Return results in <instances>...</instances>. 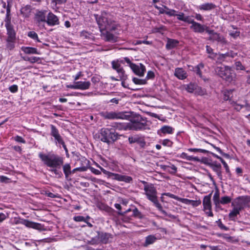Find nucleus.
<instances>
[{
  "label": "nucleus",
  "instance_id": "f257e3e1",
  "mask_svg": "<svg viewBox=\"0 0 250 250\" xmlns=\"http://www.w3.org/2000/svg\"><path fill=\"white\" fill-rule=\"evenodd\" d=\"M95 17L101 32L104 30L113 31L117 28V24L110 13L103 11L100 15H95Z\"/></svg>",
  "mask_w": 250,
  "mask_h": 250
},
{
  "label": "nucleus",
  "instance_id": "f03ea898",
  "mask_svg": "<svg viewBox=\"0 0 250 250\" xmlns=\"http://www.w3.org/2000/svg\"><path fill=\"white\" fill-rule=\"evenodd\" d=\"M39 156L45 165L51 168H61L63 163V158L54 154L40 153Z\"/></svg>",
  "mask_w": 250,
  "mask_h": 250
},
{
  "label": "nucleus",
  "instance_id": "7ed1b4c3",
  "mask_svg": "<svg viewBox=\"0 0 250 250\" xmlns=\"http://www.w3.org/2000/svg\"><path fill=\"white\" fill-rule=\"evenodd\" d=\"M130 122L126 125V129L132 130H140L147 128V121L139 114L135 115L130 119Z\"/></svg>",
  "mask_w": 250,
  "mask_h": 250
},
{
  "label": "nucleus",
  "instance_id": "20e7f679",
  "mask_svg": "<svg viewBox=\"0 0 250 250\" xmlns=\"http://www.w3.org/2000/svg\"><path fill=\"white\" fill-rule=\"evenodd\" d=\"M145 194L147 199L151 201L155 207L162 213H166V211L163 209L162 206L159 203L157 196V190L153 184L144 187Z\"/></svg>",
  "mask_w": 250,
  "mask_h": 250
},
{
  "label": "nucleus",
  "instance_id": "39448f33",
  "mask_svg": "<svg viewBox=\"0 0 250 250\" xmlns=\"http://www.w3.org/2000/svg\"><path fill=\"white\" fill-rule=\"evenodd\" d=\"M99 138L101 141L110 144L118 138V134L113 128H103L100 130Z\"/></svg>",
  "mask_w": 250,
  "mask_h": 250
},
{
  "label": "nucleus",
  "instance_id": "423d86ee",
  "mask_svg": "<svg viewBox=\"0 0 250 250\" xmlns=\"http://www.w3.org/2000/svg\"><path fill=\"white\" fill-rule=\"evenodd\" d=\"M214 71L216 74L227 82H231L235 80V74L229 66H217Z\"/></svg>",
  "mask_w": 250,
  "mask_h": 250
},
{
  "label": "nucleus",
  "instance_id": "0eeeda50",
  "mask_svg": "<svg viewBox=\"0 0 250 250\" xmlns=\"http://www.w3.org/2000/svg\"><path fill=\"white\" fill-rule=\"evenodd\" d=\"M125 113L122 112L103 111L100 113V115L104 119L107 120L127 119L129 115Z\"/></svg>",
  "mask_w": 250,
  "mask_h": 250
},
{
  "label": "nucleus",
  "instance_id": "6e6552de",
  "mask_svg": "<svg viewBox=\"0 0 250 250\" xmlns=\"http://www.w3.org/2000/svg\"><path fill=\"white\" fill-rule=\"evenodd\" d=\"M231 206H236L239 209L250 208V196H242L236 198L231 203Z\"/></svg>",
  "mask_w": 250,
  "mask_h": 250
},
{
  "label": "nucleus",
  "instance_id": "1a4fd4ad",
  "mask_svg": "<svg viewBox=\"0 0 250 250\" xmlns=\"http://www.w3.org/2000/svg\"><path fill=\"white\" fill-rule=\"evenodd\" d=\"M189 23L192 25L190 26V29L196 33H202L205 31L207 33V30L208 29V27L205 25L201 24L199 23L195 22L193 20L191 19Z\"/></svg>",
  "mask_w": 250,
  "mask_h": 250
},
{
  "label": "nucleus",
  "instance_id": "9d476101",
  "mask_svg": "<svg viewBox=\"0 0 250 250\" xmlns=\"http://www.w3.org/2000/svg\"><path fill=\"white\" fill-rule=\"evenodd\" d=\"M207 33L210 35L208 38L209 40L212 41H217L222 43H226V41L225 39L221 36L219 33L214 32L213 30H210L209 28L207 30Z\"/></svg>",
  "mask_w": 250,
  "mask_h": 250
},
{
  "label": "nucleus",
  "instance_id": "9b49d317",
  "mask_svg": "<svg viewBox=\"0 0 250 250\" xmlns=\"http://www.w3.org/2000/svg\"><path fill=\"white\" fill-rule=\"evenodd\" d=\"M109 176L114 180L121 182H125L127 183H129L132 181V178L130 176L121 175L117 173L109 172Z\"/></svg>",
  "mask_w": 250,
  "mask_h": 250
},
{
  "label": "nucleus",
  "instance_id": "f8f14e48",
  "mask_svg": "<svg viewBox=\"0 0 250 250\" xmlns=\"http://www.w3.org/2000/svg\"><path fill=\"white\" fill-rule=\"evenodd\" d=\"M131 69L136 75L140 77L143 76L146 71L145 66L142 63H140L139 65L131 64Z\"/></svg>",
  "mask_w": 250,
  "mask_h": 250
},
{
  "label": "nucleus",
  "instance_id": "ddd939ff",
  "mask_svg": "<svg viewBox=\"0 0 250 250\" xmlns=\"http://www.w3.org/2000/svg\"><path fill=\"white\" fill-rule=\"evenodd\" d=\"M45 22H46L49 26L59 25L60 23L59 20L57 16L52 12H49L48 14Z\"/></svg>",
  "mask_w": 250,
  "mask_h": 250
},
{
  "label": "nucleus",
  "instance_id": "4468645a",
  "mask_svg": "<svg viewBox=\"0 0 250 250\" xmlns=\"http://www.w3.org/2000/svg\"><path fill=\"white\" fill-rule=\"evenodd\" d=\"M97 235L100 239V243L107 244L109 242L110 239L112 238V234L102 231H97Z\"/></svg>",
  "mask_w": 250,
  "mask_h": 250
},
{
  "label": "nucleus",
  "instance_id": "2eb2a0df",
  "mask_svg": "<svg viewBox=\"0 0 250 250\" xmlns=\"http://www.w3.org/2000/svg\"><path fill=\"white\" fill-rule=\"evenodd\" d=\"M7 32V42H14L16 39V33L13 25L5 26Z\"/></svg>",
  "mask_w": 250,
  "mask_h": 250
},
{
  "label": "nucleus",
  "instance_id": "dca6fc26",
  "mask_svg": "<svg viewBox=\"0 0 250 250\" xmlns=\"http://www.w3.org/2000/svg\"><path fill=\"white\" fill-rule=\"evenodd\" d=\"M211 193L205 196L203 201V210L206 211L207 210H211L212 206L211 203Z\"/></svg>",
  "mask_w": 250,
  "mask_h": 250
},
{
  "label": "nucleus",
  "instance_id": "f3484780",
  "mask_svg": "<svg viewBox=\"0 0 250 250\" xmlns=\"http://www.w3.org/2000/svg\"><path fill=\"white\" fill-rule=\"evenodd\" d=\"M46 10L37 11L35 15V19L40 24L41 22H45L46 21Z\"/></svg>",
  "mask_w": 250,
  "mask_h": 250
},
{
  "label": "nucleus",
  "instance_id": "a211bd4d",
  "mask_svg": "<svg viewBox=\"0 0 250 250\" xmlns=\"http://www.w3.org/2000/svg\"><path fill=\"white\" fill-rule=\"evenodd\" d=\"M174 76L180 80H184L188 77L186 71L183 68L180 67L175 68Z\"/></svg>",
  "mask_w": 250,
  "mask_h": 250
},
{
  "label": "nucleus",
  "instance_id": "6ab92c4d",
  "mask_svg": "<svg viewBox=\"0 0 250 250\" xmlns=\"http://www.w3.org/2000/svg\"><path fill=\"white\" fill-rule=\"evenodd\" d=\"M51 127V135L54 137L56 142L58 143L62 142V137L59 134L58 130L57 128L54 125H50Z\"/></svg>",
  "mask_w": 250,
  "mask_h": 250
},
{
  "label": "nucleus",
  "instance_id": "aec40b11",
  "mask_svg": "<svg viewBox=\"0 0 250 250\" xmlns=\"http://www.w3.org/2000/svg\"><path fill=\"white\" fill-rule=\"evenodd\" d=\"M102 33V37L107 42H115L117 41V38L113 34L110 33L108 31H106L105 33L103 31Z\"/></svg>",
  "mask_w": 250,
  "mask_h": 250
},
{
  "label": "nucleus",
  "instance_id": "412c9836",
  "mask_svg": "<svg viewBox=\"0 0 250 250\" xmlns=\"http://www.w3.org/2000/svg\"><path fill=\"white\" fill-rule=\"evenodd\" d=\"M22 224L27 227L33 228L38 230H42L43 228V226H42L41 224L32 222L26 220H24Z\"/></svg>",
  "mask_w": 250,
  "mask_h": 250
},
{
  "label": "nucleus",
  "instance_id": "4be33fe9",
  "mask_svg": "<svg viewBox=\"0 0 250 250\" xmlns=\"http://www.w3.org/2000/svg\"><path fill=\"white\" fill-rule=\"evenodd\" d=\"M77 89L86 90L88 89L91 85L89 81L76 82Z\"/></svg>",
  "mask_w": 250,
  "mask_h": 250
},
{
  "label": "nucleus",
  "instance_id": "5701e85b",
  "mask_svg": "<svg viewBox=\"0 0 250 250\" xmlns=\"http://www.w3.org/2000/svg\"><path fill=\"white\" fill-rule=\"evenodd\" d=\"M180 202H181L184 204H187V205L190 204L193 207H197V206H199L200 205H201V201L200 200L194 201V200H189V199H186V198H182V199L180 200Z\"/></svg>",
  "mask_w": 250,
  "mask_h": 250
},
{
  "label": "nucleus",
  "instance_id": "b1692460",
  "mask_svg": "<svg viewBox=\"0 0 250 250\" xmlns=\"http://www.w3.org/2000/svg\"><path fill=\"white\" fill-rule=\"evenodd\" d=\"M157 238L154 235H149L146 237L145 241L143 244L144 247H147L156 241Z\"/></svg>",
  "mask_w": 250,
  "mask_h": 250
},
{
  "label": "nucleus",
  "instance_id": "393cba45",
  "mask_svg": "<svg viewBox=\"0 0 250 250\" xmlns=\"http://www.w3.org/2000/svg\"><path fill=\"white\" fill-rule=\"evenodd\" d=\"M112 67L114 70H116V71L122 76H124L125 71L123 68L121 67V65L118 62L116 61H112L111 62Z\"/></svg>",
  "mask_w": 250,
  "mask_h": 250
},
{
  "label": "nucleus",
  "instance_id": "a878e982",
  "mask_svg": "<svg viewBox=\"0 0 250 250\" xmlns=\"http://www.w3.org/2000/svg\"><path fill=\"white\" fill-rule=\"evenodd\" d=\"M31 7L30 5H26L21 9V13L25 18H28L30 15Z\"/></svg>",
  "mask_w": 250,
  "mask_h": 250
},
{
  "label": "nucleus",
  "instance_id": "bb28decb",
  "mask_svg": "<svg viewBox=\"0 0 250 250\" xmlns=\"http://www.w3.org/2000/svg\"><path fill=\"white\" fill-rule=\"evenodd\" d=\"M21 50L25 54H39V52L37 51V48L31 47H25L23 46L21 47Z\"/></svg>",
  "mask_w": 250,
  "mask_h": 250
},
{
  "label": "nucleus",
  "instance_id": "cd10ccee",
  "mask_svg": "<svg viewBox=\"0 0 250 250\" xmlns=\"http://www.w3.org/2000/svg\"><path fill=\"white\" fill-rule=\"evenodd\" d=\"M178 43L177 40L168 39L166 44V48L167 49H171L177 46Z\"/></svg>",
  "mask_w": 250,
  "mask_h": 250
},
{
  "label": "nucleus",
  "instance_id": "c85d7f7f",
  "mask_svg": "<svg viewBox=\"0 0 250 250\" xmlns=\"http://www.w3.org/2000/svg\"><path fill=\"white\" fill-rule=\"evenodd\" d=\"M234 207L231 211L229 212V218L231 220H234L235 217L239 214L240 211L241 210L240 209H239L238 207L236 206H233Z\"/></svg>",
  "mask_w": 250,
  "mask_h": 250
},
{
  "label": "nucleus",
  "instance_id": "c756f323",
  "mask_svg": "<svg viewBox=\"0 0 250 250\" xmlns=\"http://www.w3.org/2000/svg\"><path fill=\"white\" fill-rule=\"evenodd\" d=\"M215 7V5L212 3H206L199 6V9L203 10H210Z\"/></svg>",
  "mask_w": 250,
  "mask_h": 250
},
{
  "label": "nucleus",
  "instance_id": "7c9ffc66",
  "mask_svg": "<svg viewBox=\"0 0 250 250\" xmlns=\"http://www.w3.org/2000/svg\"><path fill=\"white\" fill-rule=\"evenodd\" d=\"M185 89L189 93H192L195 91L197 88V85L194 83H190L188 84H186L184 86Z\"/></svg>",
  "mask_w": 250,
  "mask_h": 250
},
{
  "label": "nucleus",
  "instance_id": "2f4dec72",
  "mask_svg": "<svg viewBox=\"0 0 250 250\" xmlns=\"http://www.w3.org/2000/svg\"><path fill=\"white\" fill-rule=\"evenodd\" d=\"M176 16H177V19L188 23H189L191 19L189 18V16H185V14L183 13H180L179 14H176Z\"/></svg>",
  "mask_w": 250,
  "mask_h": 250
},
{
  "label": "nucleus",
  "instance_id": "473e14b6",
  "mask_svg": "<svg viewBox=\"0 0 250 250\" xmlns=\"http://www.w3.org/2000/svg\"><path fill=\"white\" fill-rule=\"evenodd\" d=\"M212 168L214 171H215L219 176H221V166L220 164H217L214 163L211 165Z\"/></svg>",
  "mask_w": 250,
  "mask_h": 250
},
{
  "label": "nucleus",
  "instance_id": "72a5a7b5",
  "mask_svg": "<svg viewBox=\"0 0 250 250\" xmlns=\"http://www.w3.org/2000/svg\"><path fill=\"white\" fill-rule=\"evenodd\" d=\"M63 170L65 177L67 178L71 173L70 165L69 164H66L63 166Z\"/></svg>",
  "mask_w": 250,
  "mask_h": 250
},
{
  "label": "nucleus",
  "instance_id": "f704fd0d",
  "mask_svg": "<svg viewBox=\"0 0 250 250\" xmlns=\"http://www.w3.org/2000/svg\"><path fill=\"white\" fill-rule=\"evenodd\" d=\"M173 128L168 125H164L161 128V130L162 133L164 134H172L173 131Z\"/></svg>",
  "mask_w": 250,
  "mask_h": 250
},
{
  "label": "nucleus",
  "instance_id": "c9c22d12",
  "mask_svg": "<svg viewBox=\"0 0 250 250\" xmlns=\"http://www.w3.org/2000/svg\"><path fill=\"white\" fill-rule=\"evenodd\" d=\"M213 201L216 208L219 207L220 196L218 192H215L213 196Z\"/></svg>",
  "mask_w": 250,
  "mask_h": 250
},
{
  "label": "nucleus",
  "instance_id": "e433bc0d",
  "mask_svg": "<svg viewBox=\"0 0 250 250\" xmlns=\"http://www.w3.org/2000/svg\"><path fill=\"white\" fill-rule=\"evenodd\" d=\"M140 138L141 137L138 135H135L133 136H129L128 140L130 144H132L135 143L138 144Z\"/></svg>",
  "mask_w": 250,
  "mask_h": 250
},
{
  "label": "nucleus",
  "instance_id": "4c0bfd02",
  "mask_svg": "<svg viewBox=\"0 0 250 250\" xmlns=\"http://www.w3.org/2000/svg\"><path fill=\"white\" fill-rule=\"evenodd\" d=\"M231 200H232L231 198L229 196H223L221 198L220 201H219V205L220 204L225 205V204H229L231 202Z\"/></svg>",
  "mask_w": 250,
  "mask_h": 250
},
{
  "label": "nucleus",
  "instance_id": "58836bf2",
  "mask_svg": "<svg viewBox=\"0 0 250 250\" xmlns=\"http://www.w3.org/2000/svg\"><path fill=\"white\" fill-rule=\"evenodd\" d=\"M234 68L236 70H244L245 67L239 61H235Z\"/></svg>",
  "mask_w": 250,
  "mask_h": 250
},
{
  "label": "nucleus",
  "instance_id": "ea45409f",
  "mask_svg": "<svg viewBox=\"0 0 250 250\" xmlns=\"http://www.w3.org/2000/svg\"><path fill=\"white\" fill-rule=\"evenodd\" d=\"M204 64L203 63H200L198 65L196 66L194 68V71L198 75L199 77H202V72L201 68H203Z\"/></svg>",
  "mask_w": 250,
  "mask_h": 250
},
{
  "label": "nucleus",
  "instance_id": "a19ab883",
  "mask_svg": "<svg viewBox=\"0 0 250 250\" xmlns=\"http://www.w3.org/2000/svg\"><path fill=\"white\" fill-rule=\"evenodd\" d=\"M181 158L186 159L188 161L195 160L196 159L193 156H188L186 153L183 152L178 156Z\"/></svg>",
  "mask_w": 250,
  "mask_h": 250
},
{
  "label": "nucleus",
  "instance_id": "79ce46f5",
  "mask_svg": "<svg viewBox=\"0 0 250 250\" xmlns=\"http://www.w3.org/2000/svg\"><path fill=\"white\" fill-rule=\"evenodd\" d=\"M88 244L94 245H97L100 243V239L98 238V235L95 237L91 238L90 240H87Z\"/></svg>",
  "mask_w": 250,
  "mask_h": 250
},
{
  "label": "nucleus",
  "instance_id": "37998d69",
  "mask_svg": "<svg viewBox=\"0 0 250 250\" xmlns=\"http://www.w3.org/2000/svg\"><path fill=\"white\" fill-rule=\"evenodd\" d=\"M28 36L31 39L37 41L38 42H41L38 38L37 34L34 31H30L28 33Z\"/></svg>",
  "mask_w": 250,
  "mask_h": 250
},
{
  "label": "nucleus",
  "instance_id": "c03bdc74",
  "mask_svg": "<svg viewBox=\"0 0 250 250\" xmlns=\"http://www.w3.org/2000/svg\"><path fill=\"white\" fill-rule=\"evenodd\" d=\"M207 52L210 54V55L209 56V58H213L216 57V54H214L213 52V49L211 47H210L208 45H206V46Z\"/></svg>",
  "mask_w": 250,
  "mask_h": 250
},
{
  "label": "nucleus",
  "instance_id": "a18cd8bd",
  "mask_svg": "<svg viewBox=\"0 0 250 250\" xmlns=\"http://www.w3.org/2000/svg\"><path fill=\"white\" fill-rule=\"evenodd\" d=\"M133 82L136 84H145L146 83V81L145 79H139L137 78H133Z\"/></svg>",
  "mask_w": 250,
  "mask_h": 250
},
{
  "label": "nucleus",
  "instance_id": "49530a36",
  "mask_svg": "<svg viewBox=\"0 0 250 250\" xmlns=\"http://www.w3.org/2000/svg\"><path fill=\"white\" fill-rule=\"evenodd\" d=\"M165 8L167 9L166 14L169 16H176L177 12L173 9H169L166 6H165Z\"/></svg>",
  "mask_w": 250,
  "mask_h": 250
},
{
  "label": "nucleus",
  "instance_id": "de8ad7c7",
  "mask_svg": "<svg viewBox=\"0 0 250 250\" xmlns=\"http://www.w3.org/2000/svg\"><path fill=\"white\" fill-rule=\"evenodd\" d=\"M195 92V93L200 95H204L206 93V90L204 89H202L201 87H199L198 85Z\"/></svg>",
  "mask_w": 250,
  "mask_h": 250
},
{
  "label": "nucleus",
  "instance_id": "09e8293b",
  "mask_svg": "<svg viewBox=\"0 0 250 250\" xmlns=\"http://www.w3.org/2000/svg\"><path fill=\"white\" fill-rule=\"evenodd\" d=\"M231 94L232 92L231 91H225L224 93V100L225 101L229 100Z\"/></svg>",
  "mask_w": 250,
  "mask_h": 250
},
{
  "label": "nucleus",
  "instance_id": "8fccbe9b",
  "mask_svg": "<svg viewBox=\"0 0 250 250\" xmlns=\"http://www.w3.org/2000/svg\"><path fill=\"white\" fill-rule=\"evenodd\" d=\"M24 60L27 61H29L31 63L37 62L39 60V58L36 57H27L24 58Z\"/></svg>",
  "mask_w": 250,
  "mask_h": 250
},
{
  "label": "nucleus",
  "instance_id": "3c124183",
  "mask_svg": "<svg viewBox=\"0 0 250 250\" xmlns=\"http://www.w3.org/2000/svg\"><path fill=\"white\" fill-rule=\"evenodd\" d=\"M162 145L164 146H171L173 143L169 139H165L162 143Z\"/></svg>",
  "mask_w": 250,
  "mask_h": 250
},
{
  "label": "nucleus",
  "instance_id": "603ef678",
  "mask_svg": "<svg viewBox=\"0 0 250 250\" xmlns=\"http://www.w3.org/2000/svg\"><path fill=\"white\" fill-rule=\"evenodd\" d=\"M73 219L76 222H86V219L82 216H75L74 217Z\"/></svg>",
  "mask_w": 250,
  "mask_h": 250
},
{
  "label": "nucleus",
  "instance_id": "864d4df0",
  "mask_svg": "<svg viewBox=\"0 0 250 250\" xmlns=\"http://www.w3.org/2000/svg\"><path fill=\"white\" fill-rule=\"evenodd\" d=\"M166 196H168L170 198H173V199H174L175 200H177L179 201L180 202V200L182 199V198H180L173 194H171L170 193H166L165 194Z\"/></svg>",
  "mask_w": 250,
  "mask_h": 250
},
{
  "label": "nucleus",
  "instance_id": "5fc2aeb1",
  "mask_svg": "<svg viewBox=\"0 0 250 250\" xmlns=\"http://www.w3.org/2000/svg\"><path fill=\"white\" fill-rule=\"evenodd\" d=\"M67 0H51V2L55 5L61 4L66 2Z\"/></svg>",
  "mask_w": 250,
  "mask_h": 250
},
{
  "label": "nucleus",
  "instance_id": "6e6d98bb",
  "mask_svg": "<svg viewBox=\"0 0 250 250\" xmlns=\"http://www.w3.org/2000/svg\"><path fill=\"white\" fill-rule=\"evenodd\" d=\"M59 168H52V169L50 170V171L52 172H53L55 175H58L59 177H61L62 175V173L61 171H59L58 169Z\"/></svg>",
  "mask_w": 250,
  "mask_h": 250
},
{
  "label": "nucleus",
  "instance_id": "4d7b16f0",
  "mask_svg": "<svg viewBox=\"0 0 250 250\" xmlns=\"http://www.w3.org/2000/svg\"><path fill=\"white\" fill-rule=\"evenodd\" d=\"M133 215L135 217H137L140 218H142L141 213L137 208H135L133 210Z\"/></svg>",
  "mask_w": 250,
  "mask_h": 250
},
{
  "label": "nucleus",
  "instance_id": "13d9d810",
  "mask_svg": "<svg viewBox=\"0 0 250 250\" xmlns=\"http://www.w3.org/2000/svg\"><path fill=\"white\" fill-rule=\"evenodd\" d=\"M188 150L191 152H200L202 153H206L207 151L205 149H199V148H189Z\"/></svg>",
  "mask_w": 250,
  "mask_h": 250
},
{
  "label": "nucleus",
  "instance_id": "bf43d9fd",
  "mask_svg": "<svg viewBox=\"0 0 250 250\" xmlns=\"http://www.w3.org/2000/svg\"><path fill=\"white\" fill-rule=\"evenodd\" d=\"M220 161L221 162V163L223 165L224 167L225 168L226 172L229 173L230 171H229V167L228 165H227V164L226 163V162L222 158H220Z\"/></svg>",
  "mask_w": 250,
  "mask_h": 250
},
{
  "label": "nucleus",
  "instance_id": "052dcab7",
  "mask_svg": "<svg viewBox=\"0 0 250 250\" xmlns=\"http://www.w3.org/2000/svg\"><path fill=\"white\" fill-rule=\"evenodd\" d=\"M9 89L10 92L12 93H15L18 91V87L17 85L14 84L10 86Z\"/></svg>",
  "mask_w": 250,
  "mask_h": 250
},
{
  "label": "nucleus",
  "instance_id": "680f3d73",
  "mask_svg": "<svg viewBox=\"0 0 250 250\" xmlns=\"http://www.w3.org/2000/svg\"><path fill=\"white\" fill-rule=\"evenodd\" d=\"M5 26H7L8 25H12L11 23V18L10 15H6V18L5 20Z\"/></svg>",
  "mask_w": 250,
  "mask_h": 250
},
{
  "label": "nucleus",
  "instance_id": "e2e57ef3",
  "mask_svg": "<svg viewBox=\"0 0 250 250\" xmlns=\"http://www.w3.org/2000/svg\"><path fill=\"white\" fill-rule=\"evenodd\" d=\"M154 72L152 71H149L147 73L146 78L147 79H153L154 78Z\"/></svg>",
  "mask_w": 250,
  "mask_h": 250
},
{
  "label": "nucleus",
  "instance_id": "0e129e2a",
  "mask_svg": "<svg viewBox=\"0 0 250 250\" xmlns=\"http://www.w3.org/2000/svg\"><path fill=\"white\" fill-rule=\"evenodd\" d=\"M15 140L18 142L25 143V141L21 136H17L15 138Z\"/></svg>",
  "mask_w": 250,
  "mask_h": 250
},
{
  "label": "nucleus",
  "instance_id": "69168bd1",
  "mask_svg": "<svg viewBox=\"0 0 250 250\" xmlns=\"http://www.w3.org/2000/svg\"><path fill=\"white\" fill-rule=\"evenodd\" d=\"M216 223L217 224L218 227L221 229L226 230L227 228L222 224L221 221L220 219H219L218 221H216Z\"/></svg>",
  "mask_w": 250,
  "mask_h": 250
},
{
  "label": "nucleus",
  "instance_id": "338daca9",
  "mask_svg": "<svg viewBox=\"0 0 250 250\" xmlns=\"http://www.w3.org/2000/svg\"><path fill=\"white\" fill-rule=\"evenodd\" d=\"M138 144L142 147H144L146 145V142L142 138H140Z\"/></svg>",
  "mask_w": 250,
  "mask_h": 250
},
{
  "label": "nucleus",
  "instance_id": "774afa93",
  "mask_svg": "<svg viewBox=\"0 0 250 250\" xmlns=\"http://www.w3.org/2000/svg\"><path fill=\"white\" fill-rule=\"evenodd\" d=\"M90 170L92 173L96 175H99L101 174V172L99 170L95 169L93 167H91Z\"/></svg>",
  "mask_w": 250,
  "mask_h": 250
}]
</instances>
